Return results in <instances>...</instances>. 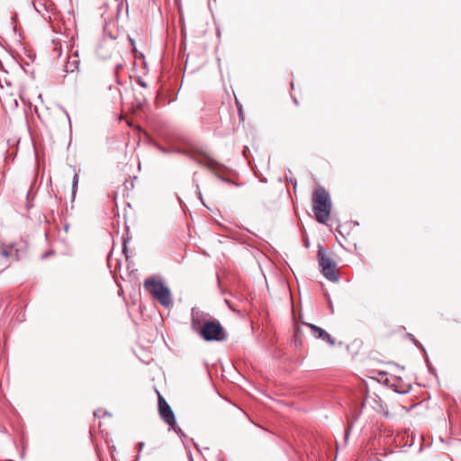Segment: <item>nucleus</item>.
<instances>
[{
    "mask_svg": "<svg viewBox=\"0 0 461 461\" xmlns=\"http://www.w3.org/2000/svg\"><path fill=\"white\" fill-rule=\"evenodd\" d=\"M200 324V321L193 315V325L194 328H196V326Z\"/></svg>",
    "mask_w": 461,
    "mask_h": 461,
    "instance_id": "nucleus-7",
    "label": "nucleus"
},
{
    "mask_svg": "<svg viewBox=\"0 0 461 461\" xmlns=\"http://www.w3.org/2000/svg\"><path fill=\"white\" fill-rule=\"evenodd\" d=\"M144 447V443L143 442H140L139 445H138V447H139V451H140Z\"/></svg>",
    "mask_w": 461,
    "mask_h": 461,
    "instance_id": "nucleus-8",
    "label": "nucleus"
},
{
    "mask_svg": "<svg viewBox=\"0 0 461 461\" xmlns=\"http://www.w3.org/2000/svg\"><path fill=\"white\" fill-rule=\"evenodd\" d=\"M239 111H240V116L241 117V119L243 120V116H242V110L241 108H239Z\"/></svg>",
    "mask_w": 461,
    "mask_h": 461,
    "instance_id": "nucleus-10",
    "label": "nucleus"
},
{
    "mask_svg": "<svg viewBox=\"0 0 461 461\" xmlns=\"http://www.w3.org/2000/svg\"><path fill=\"white\" fill-rule=\"evenodd\" d=\"M348 434H349V429H348V430L346 431V435H345V438H346V439L348 438Z\"/></svg>",
    "mask_w": 461,
    "mask_h": 461,
    "instance_id": "nucleus-12",
    "label": "nucleus"
},
{
    "mask_svg": "<svg viewBox=\"0 0 461 461\" xmlns=\"http://www.w3.org/2000/svg\"><path fill=\"white\" fill-rule=\"evenodd\" d=\"M318 261L323 276L332 282H337L339 276L336 263L321 247L318 250Z\"/></svg>",
    "mask_w": 461,
    "mask_h": 461,
    "instance_id": "nucleus-4",
    "label": "nucleus"
},
{
    "mask_svg": "<svg viewBox=\"0 0 461 461\" xmlns=\"http://www.w3.org/2000/svg\"><path fill=\"white\" fill-rule=\"evenodd\" d=\"M307 326L311 329L312 334L315 338L321 339L328 342L330 345H334V343H335L334 339L330 337V335L326 330H324L321 328H320L316 325H313V324H307Z\"/></svg>",
    "mask_w": 461,
    "mask_h": 461,
    "instance_id": "nucleus-6",
    "label": "nucleus"
},
{
    "mask_svg": "<svg viewBox=\"0 0 461 461\" xmlns=\"http://www.w3.org/2000/svg\"><path fill=\"white\" fill-rule=\"evenodd\" d=\"M77 175H76L74 177V186L77 185Z\"/></svg>",
    "mask_w": 461,
    "mask_h": 461,
    "instance_id": "nucleus-11",
    "label": "nucleus"
},
{
    "mask_svg": "<svg viewBox=\"0 0 461 461\" xmlns=\"http://www.w3.org/2000/svg\"><path fill=\"white\" fill-rule=\"evenodd\" d=\"M312 210L316 220L325 223L330 216L331 201L329 193L323 187H318L312 194Z\"/></svg>",
    "mask_w": 461,
    "mask_h": 461,
    "instance_id": "nucleus-1",
    "label": "nucleus"
},
{
    "mask_svg": "<svg viewBox=\"0 0 461 461\" xmlns=\"http://www.w3.org/2000/svg\"><path fill=\"white\" fill-rule=\"evenodd\" d=\"M158 411L162 420L171 428L176 424V419L173 411L167 401L158 393Z\"/></svg>",
    "mask_w": 461,
    "mask_h": 461,
    "instance_id": "nucleus-5",
    "label": "nucleus"
},
{
    "mask_svg": "<svg viewBox=\"0 0 461 461\" xmlns=\"http://www.w3.org/2000/svg\"><path fill=\"white\" fill-rule=\"evenodd\" d=\"M3 256H5V258H7L9 256V253L6 249H4L3 252H2Z\"/></svg>",
    "mask_w": 461,
    "mask_h": 461,
    "instance_id": "nucleus-9",
    "label": "nucleus"
},
{
    "mask_svg": "<svg viewBox=\"0 0 461 461\" xmlns=\"http://www.w3.org/2000/svg\"><path fill=\"white\" fill-rule=\"evenodd\" d=\"M144 288L156 299L162 306L169 308L172 305L171 293L167 286L162 282L155 279H147L144 282Z\"/></svg>",
    "mask_w": 461,
    "mask_h": 461,
    "instance_id": "nucleus-2",
    "label": "nucleus"
},
{
    "mask_svg": "<svg viewBox=\"0 0 461 461\" xmlns=\"http://www.w3.org/2000/svg\"><path fill=\"white\" fill-rule=\"evenodd\" d=\"M199 334L206 341H223L227 339L224 329L216 320L205 321L200 327Z\"/></svg>",
    "mask_w": 461,
    "mask_h": 461,
    "instance_id": "nucleus-3",
    "label": "nucleus"
}]
</instances>
